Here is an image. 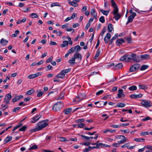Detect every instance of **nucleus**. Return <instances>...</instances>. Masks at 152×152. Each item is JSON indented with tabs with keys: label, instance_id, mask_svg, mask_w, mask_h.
Segmentation results:
<instances>
[{
	"label": "nucleus",
	"instance_id": "nucleus-1",
	"mask_svg": "<svg viewBox=\"0 0 152 152\" xmlns=\"http://www.w3.org/2000/svg\"><path fill=\"white\" fill-rule=\"evenodd\" d=\"M48 120H45L38 122L37 125L36 129L31 130V132H34L36 131L39 130L46 127L48 125Z\"/></svg>",
	"mask_w": 152,
	"mask_h": 152
},
{
	"label": "nucleus",
	"instance_id": "nucleus-2",
	"mask_svg": "<svg viewBox=\"0 0 152 152\" xmlns=\"http://www.w3.org/2000/svg\"><path fill=\"white\" fill-rule=\"evenodd\" d=\"M64 106L63 103L62 102H59L55 104L53 107V110L54 111L59 110Z\"/></svg>",
	"mask_w": 152,
	"mask_h": 152
},
{
	"label": "nucleus",
	"instance_id": "nucleus-3",
	"mask_svg": "<svg viewBox=\"0 0 152 152\" xmlns=\"http://www.w3.org/2000/svg\"><path fill=\"white\" fill-rule=\"evenodd\" d=\"M71 70V69L63 70L61 71L58 74L56 77L58 78H63L65 77L66 74L69 72Z\"/></svg>",
	"mask_w": 152,
	"mask_h": 152
},
{
	"label": "nucleus",
	"instance_id": "nucleus-4",
	"mask_svg": "<svg viewBox=\"0 0 152 152\" xmlns=\"http://www.w3.org/2000/svg\"><path fill=\"white\" fill-rule=\"evenodd\" d=\"M142 105L145 107L149 108L152 106V104L149 101L143 100L141 102Z\"/></svg>",
	"mask_w": 152,
	"mask_h": 152
},
{
	"label": "nucleus",
	"instance_id": "nucleus-5",
	"mask_svg": "<svg viewBox=\"0 0 152 152\" xmlns=\"http://www.w3.org/2000/svg\"><path fill=\"white\" fill-rule=\"evenodd\" d=\"M140 66V65L137 63H136L132 65L130 68L129 71L131 72H134L139 69Z\"/></svg>",
	"mask_w": 152,
	"mask_h": 152
},
{
	"label": "nucleus",
	"instance_id": "nucleus-6",
	"mask_svg": "<svg viewBox=\"0 0 152 152\" xmlns=\"http://www.w3.org/2000/svg\"><path fill=\"white\" fill-rule=\"evenodd\" d=\"M130 56L129 55H125L122 56L120 59V61L125 62L131 61Z\"/></svg>",
	"mask_w": 152,
	"mask_h": 152
},
{
	"label": "nucleus",
	"instance_id": "nucleus-7",
	"mask_svg": "<svg viewBox=\"0 0 152 152\" xmlns=\"http://www.w3.org/2000/svg\"><path fill=\"white\" fill-rule=\"evenodd\" d=\"M11 97V95L10 93H9L5 96L3 102L5 103V104H9V101Z\"/></svg>",
	"mask_w": 152,
	"mask_h": 152
},
{
	"label": "nucleus",
	"instance_id": "nucleus-8",
	"mask_svg": "<svg viewBox=\"0 0 152 152\" xmlns=\"http://www.w3.org/2000/svg\"><path fill=\"white\" fill-rule=\"evenodd\" d=\"M41 117V115L39 114L34 116L31 121V123H34L36 122Z\"/></svg>",
	"mask_w": 152,
	"mask_h": 152
},
{
	"label": "nucleus",
	"instance_id": "nucleus-9",
	"mask_svg": "<svg viewBox=\"0 0 152 152\" xmlns=\"http://www.w3.org/2000/svg\"><path fill=\"white\" fill-rule=\"evenodd\" d=\"M73 57L75 59H77L79 62L81 61L82 58L81 54L77 52L74 54Z\"/></svg>",
	"mask_w": 152,
	"mask_h": 152
},
{
	"label": "nucleus",
	"instance_id": "nucleus-10",
	"mask_svg": "<svg viewBox=\"0 0 152 152\" xmlns=\"http://www.w3.org/2000/svg\"><path fill=\"white\" fill-rule=\"evenodd\" d=\"M136 15V13H133L132 15H130L128 18V21L126 23V25L128 24L129 23L132 22Z\"/></svg>",
	"mask_w": 152,
	"mask_h": 152
},
{
	"label": "nucleus",
	"instance_id": "nucleus-11",
	"mask_svg": "<svg viewBox=\"0 0 152 152\" xmlns=\"http://www.w3.org/2000/svg\"><path fill=\"white\" fill-rule=\"evenodd\" d=\"M41 74L39 72H38L36 74H33L28 75V79H33L37 77L38 76L41 75Z\"/></svg>",
	"mask_w": 152,
	"mask_h": 152
},
{
	"label": "nucleus",
	"instance_id": "nucleus-12",
	"mask_svg": "<svg viewBox=\"0 0 152 152\" xmlns=\"http://www.w3.org/2000/svg\"><path fill=\"white\" fill-rule=\"evenodd\" d=\"M131 59V61L133 60V61L135 62H139L140 61V60H138L137 59L136 55L134 53H132L130 55Z\"/></svg>",
	"mask_w": 152,
	"mask_h": 152
},
{
	"label": "nucleus",
	"instance_id": "nucleus-13",
	"mask_svg": "<svg viewBox=\"0 0 152 152\" xmlns=\"http://www.w3.org/2000/svg\"><path fill=\"white\" fill-rule=\"evenodd\" d=\"M118 97L117 98H121L122 97H124L125 96V95L123 93V90L121 89H120L118 90Z\"/></svg>",
	"mask_w": 152,
	"mask_h": 152
},
{
	"label": "nucleus",
	"instance_id": "nucleus-14",
	"mask_svg": "<svg viewBox=\"0 0 152 152\" xmlns=\"http://www.w3.org/2000/svg\"><path fill=\"white\" fill-rule=\"evenodd\" d=\"M111 37V34L109 33L107 34L106 36L104 38V42L106 43H108Z\"/></svg>",
	"mask_w": 152,
	"mask_h": 152
},
{
	"label": "nucleus",
	"instance_id": "nucleus-15",
	"mask_svg": "<svg viewBox=\"0 0 152 152\" xmlns=\"http://www.w3.org/2000/svg\"><path fill=\"white\" fill-rule=\"evenodd\" d=\"M141 58L144 59H148L150 58V56L148 54H146L141 56Z\"/></svg>",
	"mask_w": 152,
	"mask_h": 152
},
{
	"label": "nucleus",
	"instance_id": "nucleus-16",
	"mask_svg": "<svg viewBox=\"0 0 152 152\" xmlns=\"http://www.w3.org/2000/svg\"><path fill=\"white\" fill-rule=\"evenodd\" d=\"M125 42V41L123 38H120L118 39L116 41V43L117 44H121L122 43Z\"/></svg>",
	"mask_w": 152,
	"mask_h": 152
},
{
	"label": "nucleus",
	"instance_id": "nucleus-17",
	"mask_svg": "<svg viewBox=\"0 0 152 152\" xmlns=\"http://www.w3.org/2000/svg\"><path fill=\"white\" fill-rule=\"evenodd\" d=\"M113 26L111 23H109L107 26V29L109 32H111L113 29Z\"/></svg>",
	"mask_w": 152,
	"mask_h": 152
},
{
	"label": "nucleus",
	"instance_id": "nucleus-18",
	"mask_svg": "<svg viewBox=\"0 0 152 152\" xmlns=\"http://www.w3.org/2000/svg\"><path fill=\"white\" fill-rule=\"evenodd\" d=\"M123 67V64L121 63H119L116 64L115 66V69H121Z\"/></svg>",
	"mask_w": 152,
	"mask_h": 152
},
{
	"label": "nucleus",
	"instance_id": "nucleus-19",
	"mask_svg": "<svg viewBox=\"0 0 152 152\" xmlns=\"http://www.w3.org/2000/svg\"><path fill=\"white\" fill-rule=\"evenodd\" d=\"M12 139V137H7L4 140V143H7L10 141Z\"/></svg>",
	"mask_w": 152,
	"mask_h": 152
},
{
	"label": "nucleus",
	"instance_id": "nucleus-20",
	"mask_svg": "<svg viewBox=\"0 0 152 152\" xmlns=\"http://www.w3.org/2000/svg\"><path fill=\"white\" fill-rule=\"evenodd\" d=\"M113 15H114L113 18H115V20L117 21L119 20L121 17V15L118 13Z\"/></svg>",
	"mask_w": 152,
	"mask_h": 152
},
{
	"label": "nucleus",
	"instance_id": "nucleus-21",
	"mask_svg": "<svg viewBox=\"0 0 152 152\" xmlns=\"http://www.w3.org/2000/svg\"><path fill=\"white\" fill-rule=\"evenodd\" d=\"M103 145V144L102 143H99L97 145H96V146H91V147L89 146V147H90V150H91V149H95V148H99V147L100 146H101V145Z\"/></svg>",
	"mask_w": 152,
	"mask_h": 152
},
{
	"label": "nucleus",
	"instance_id": "nucleus-22",
	"mask_svg": "<svg viewBox=\"0 0 152 152\" xmlns=\"http://www.w3.org/2000/svg\"><path fill=\"white\" fill-rule=\"evenodd\" d=\"M72 109L71 108H69L66 109L65 110H64V112L65 114L68 115L72 111Z\"/></svg>",
	"mask_w": 152,
	"mask_h": 152
},
{
	"label": "nucleus",
	"instance_id": "nucleus-23",
	"mask_svg": "<svg viewBox=\"0 0 152 152\" xmlns=\"http://www.w3.org/2000/svg\"><path fill=\"white\" fill-rule=\"evenodd\" d=\"M8 42L7 40H4L3 38L1 39L0 41L1 44L4 46L6 45Z\"/></svg>",
	"mask_w": 152,
	"mask_h": 152
},
{
	"label": "nucleus",
	"instance_id": "nucleus-24",
	"mask_svg": "<svg viewBox=\"0 0 152 152\" xmlns=\"http://www.w3.org/2000/svg\"><path fill=\"white\" fill-rule=\"evenodd\" d=\"M140 89L145 90L147 89L148 88L147 86L146 85H139Z\"/></svg>",
	"mask_w": 152,
	"mask_h": 152
},
{
	"label": "nucleus",
	"instance_id": "nucleus-25",
	"mask_svg": "<svg viewBox=\"0 0 152 152\" xmlns=\"http://www.w3.org/2000/svg\"><path fill=\"white\" fill-rule=\"evenodd\" d=\"M101 53V51L100 49L99 48L96 51V54L95 56H94V59H96L99 56V55Z\"/></svg>",
	"mask_w": 152,
	"mask_h": 152
},
{
	"label": "nucleus",
	"instance_id": "nucleus-26",
	"mask_svg": "<svg viewBox=\"0 0 152 152\" xmlns=\"http://www.w3.org/2000/svg\"><path fill=\"white\" fill-rule=\"evenodd\" d=\"M68 44V42L67 41H63V44H61L60 45L62 48L64 47L67 46Z\"/></svg>",
	"mask_w": 152,
	"mask_h": 152
},
{
	"label": "nucleus",
	"instance_id": "nucleus-27",
	"mask_svg": "<svg viewBox=\"0 0 152 152\" xmlns=\"http://www.w3.org/2000/svg\"><path fill=\"white\" fill-rule=\"evenodd\" d=\"M75 59L74 57H72L69 60V62L71 64L74 65L75 62Z\"/></svg>",
	"mask_w": 152,
	"mask_h": 152
},
{
	"label": "nucleus",
	"instance_id": "nucleus-28",
	"mask_svg": "<svg viewBox=\"0 0 152 152\" xmlns=\"http://www.w3.org/2000/svg\"><path fill=\"white\" fill-rule=\"evenodd\" d=\"M69 4L70 5L75 7H77L78 6V4L75 3V1H70L69 2Z\"/></svg>",
	"mask_w": 152,
	"mask_h": 152
},
{
	"label": "nucleus",
	"instance_id": "nucleus-29",
	"mask_svg": "<svg viewBox=\"0 0 152 152\" xmlns=\"http://www.w3.org/2000/svg\"><path fill=\"white\" fill-rule=\"evenodd\" d=\"M37 92L38 93L37 95L38 97L41 96L44 92V91H41L40 90H37Z\"/></svg>",
	"mask_w": 152,
	"mask_h": 152
},
{
	"label": "nucleus",
	"instance_id": "nucleus-30",
	"mask_svg": "<svg viewBox=\"0 0 152 152\" xmlns=\"http://www.w3.org/2000/svg\"><path fill=\"white\" fill-rule=\"evenodd\" d=\"M26 18H23L22 20H19L17 22V24H19L21 23H24L26 21Z\"/></svg>",
	"mask_w": 152,
	"mask_h": 152
},
{
	"label": "nucleus",
	"instance_id": "nucleus-31",
	"mask_svg": "<svg viewBox=\"0 0 152 152\" xmlns=\"http://www.w3.org/2000/svg\"><path fill=\"white\" fill-rule=\"evenodd\" d=\"M148 67L149 66L148 65H143L141 66L140 70L141 71L144 70L148 68Z\"/></svg>",
	"mask_w": 152,
	"mask_h": 152
},
{
	"label": "nucleus",
	"instance_id": "nucleus-32",
	"mask_svg": "<svg viewBox=\"0 0 152 152\" xmlns=\"http://www.w3.org/2000/svg\"><path fill=\"white\" fill-rule=\"evenodd\" d=\"M1 107L0 108V110L2 111H4L7 108H8V106L7 105H4L3 104H1Z\"/></svg>",
	"mask_w": 152,
	"mask_h": 152
},
{
	"label": "nucleus",
	"instance_id": "nucleus-33",
	"mask_svg": "<svg viewBox=\"0 0 152 152\" xmlns=\"http://www.w3.org/2000/svg\"><path fill=\"white\" fill-rule=\"evenodd\" d=\"M113 8H114V10L113 12V15H115L118 13V7Z\"/></svg>",
	"mask_w": 152,
	"mask_h": 152
},
{
	"label": "nucleus",
	"instance_id": "nucleus-34",
	"mask_svg": "<svg viewBox=\"0 0 152 152\" xmlns=\"http://www.w3.org/2000/svg\"><path fill=\"white\" fill-rule=\"evenodd\" d=\"M85 96L86 95L84 93H80L79 95L78 96H79L80 99L82 100L85 97Z\"/></svg>",
	"mask_w": 152,
	"mask_h": 152
},
{
	"label": "nucleus",
	"instance_id": "nucleus-35",
	"mask_svg": "<svg viewBox=\"0 0 152 152\" xmlns=\"http://www.w3.org/2000/svg\"><path fill=\"white\" fill-rule=\"evenodd\" d=\"M53 32L54 33H56L57 35L60 36H61L62 34V32L61 31H58L56 30H53Z\"/></svg>",
	"mask_w": 152,
	"mask_h": 152
},
{
	"label": "nucleus",
	"instance_id": "nucleus-36",
	"mask_svg": "<svg viewBox=\"0 0 152 152\" xmlns=\"http://www.w3.org/2000/svg\"><path fill=\"white\" fill-rule=\"evenodd\" d=\"M125 106V104L123 103L120 102L118 103L116 106L119 107H123Z\"/></svg>",
	"mask_w": 152,
	"mask_h": 152
},
{
	"label": "nucleus",
	"instance_id": "nucleus-37",
	"mask_svg": "<svg viewBox=\"0 0 152 152\" xmlns=\"http://www.w3.org/2000/svg\"><path fill=\"white\" fill-rule=\"evenodd\" d=\"M81 101V100L80 99L79 96H77L73 99V102H75L79 103Z\"/></svg>",
	"mask_w": 152,
	"mask_h": 152
},
{
	"label": "nucleus",
	"instance_id": "nucleus-38",
	"mask_svg": "<svg viewBox=\"0 0 152 152\" xmlns=\"http://www.w3.org/2000/svg\"><path fill=\"white\" fill-rule=\"evenodd\" d=\"M129 89L131 91H133L136 90L137 89V87L135 86H133L131 87H130L129 88Z\"/></svg>",
	"mask_w": 152,
	"mask_h": 152
},
{
	"label": "nucleus",
	"instance_id": "nucleus-39",
	"mask_svg": "<svg viewBox=\"0 0 152 152\" xmlns=\"http://www.w3.org/2000/svg\"><path fill=\"white\" fill-rule=\"evenodd\" d=\"M100 12H102L104 15L107 16L109 12V11H105L102 10H100Z\"/></svg>",
	"mask_w": 152,
	"mask_h": 152
},
{
	"label": "nucleus",
	"instance_id": "nucleus-40",
	"mask_svg": "<svg viewBox=\"0 0 152 152\" xmlns=\"http://www.w3.org/2000/svg\"><path fill=\"white\" fill-rule=\"evenodd\" d=\"M74 47L75 48V50H76L77 52L80 51L81 49V47L78 45H77Z\"/></svg>",
	"mask_w": 152,
	"mask_h": 152
},
{
	"label": "nucleus",
	"instance_id": "nucleus-41",
	"mask_svg": "<svg viewBox=\"0 0 152 152\" xmlns=\"http://www.w3.org/2000/svg\"><path fill=\"white\" fill-rule=\"evenodd\" d=\"M126 39V42L129 43H130L131 42L132 39L131 38L128 37H125L124 38Z\"/></svg>",
	"mask_w": 152,
	"mask_h": 152
},
{
	"label": "nucleus",
	"instance_id": "nucleus-42",
	"mask_svg": "<svg viewBox=\"0 0 152 152\" xmlns=\"http://www.w3.org/2000/svg\"><path fill=\"white\" fill-rule=\"evenodd\" d=\"M128 141V139L127 138H123V140H120L118 141V143L119 144L123 143H124L125 142Z\"/></svg>",
	"mask_w": 152,
	"mask_h": 152
},
{
	"label": "nucleus",
	"instance_id": "nucleus-43",
	"mask_svg": "<svg viewBox=\"0 0 152 152\" xmlns=\"http://www.w3.org/2000/svg\"><path fill=\"white\" fill-rule=\"evenodd\" d=\"M34 92V90L33 89H31L27 91L26 94L28 95H30L32 94H33Z\"/></svg>",
	"mask_w": 152,
	"mask_h": 152
},
{
	"label": "nucleus",
	"instance_id": "nucleus-44",
	"mask_svg": "<svg viewBox=\"0 0 152 152\" xmlns=\"http://www.w3.org/2000/svg\"><path fill=\"white\" fill-rule=\"evenodd\" d=\"M145 139L144 138H135L134 139V141L137 142H142V140H144Z\"/></svg>",
	"mask_w": 152,
	"mask_h": 152
},
{
	"label": "nucleus",
	"instance_id": "nucleus-45",
	"mask_svg": "<svg viewBox=\"0 0 152 152\" xmlns=\"http://www.w3.org/2000/svg\"><path fill=\"white\" fill-rule=\"evenodd\" d=\"M106 27H104L103 28V29H102V30L100 34V35H101L102 36L104 33L106 32Z\"/></svg>",
	"mask_w": 152,
	"mask_h": 152
},
{
	"label": "nucleus",
	"instance_id": "nucleus-46",
	"mask_svg": "<svg viewBox=\"0 0 152 152\" xmlns=\"http://www.w3.org/2000/svg\"><path fill=\"white\" fill-rule=\"evenodd\" d=\"M55 6L60 7L61 6L59 3L58 2H55L52 3L51 5V7H53Z\"/></svg>",
	"mask_w": 152,
	"mask_h": 152
},
{
	"label": "nucleus",
	"instance_id": "nucleus-47",
	"mask_svg": "<svg viewBox=\"0 0 152 152\" xmlns=\"http://www.w3.org/2000/svg\"><path fill=\"white\" fill-rule=\"evenodd\" d=\"M75 50L74 47L71 48L68 51L69 53L70 54L73 53L75 51Z\"/></svg>",
	"mask_w": 152,
	"mask_h": 152
},
{
	"label": "nucleus",
	"instance_id": "nucleus-48",
	"mask_svg": "<svg viewBox=\"0 0 152 152\" xmlns=\"http://www.w3.org/2000/svg\"><path fill=\"white\" fill-rule=\"evenodd\" d=\"M27 128V126H24L19 129V131H25L26 129Z\"/></svg>",
	"mask_w": 152,
	"mask_h": 152
},
{
	"label": "nucleus",
	"instance_id": "nucleus-49",
	"mask_svg": "<svg viewBox=\"0 0 152 152\" xmlns=\"http://www.w3.org/2000/svg\"><path fill=\"white\" fill-rule=\"evenodd\" d=\"M37 146L36 145H34L33 146L31 147L29 149V150H35L37 149Z\"/></svg>",
	"mask_w": 152,
	"mask_h": 152
},
{
	"label": "nucleus",
	"instance_id": "nucleus-50",
	"mask_svg": "<svg viewBox=\"0 0 152 152\" xmlns=\"http://www.w3.org/2000/svg\"><path fill=\"white\" fill-rule=\"evenodd\" d=\"M111 2L112 5L113 7H117L116 4L115 3L114 0H111Z\"/></svg>",
	"mask_w": 152,
	"mask_h": 152
},
{
	"label": "nucleus",
	"instance_id": "nucleus-51",
	"mask_svg": "<svg viewBox=\"0 0 152 152\" xmlns=\"http://www.w3.org/2000/svg\"><path fill=\"white\" fill-rule=\"evenodd\" d=\"M31 16L32 18H37L38 17L37 15L35 13H32L31 14Z\"/></svg>",
	"mask_w": 152,
	"mask_h": 152
},
{
	"label": "nucleus",
	"instance_id": "nucleus-52",
	"mask_svg": "<svg viewBox=\"0 0 152 152\" xmlns=\"http://www.w3.org/2000/svg\"><path fill=\"white\" fill-rule=\"evenodd\" d=\"M99 21L102 23H104L105 22V19L104 17L103 16H101L99 19Z\"/></svg>",
	"mask_w": 152,
	"mask_h": 152
},
{
	"label": "nucleus",
	"instance_id": "nucleus-53",
	"mask_svg": "<svg viewBox=\"0 0 152 152\" xmlns=\"http://www.w3.org/2000/svg\"><path fill=\"white\" fill-rule=\"evenodd\" d=\"M21 108L20 107H17L13 109L12 111L13 112H15L17 111H18L21 109Z\"/></svg>",
	"mask_w": 152,
	"mask_h": 152
},
{
	"label": "nucleus",
	"instance_id": "nucleus-54",
	"mask_svg": "<svg viewBox=\"0 0 152 152\" xmlns=\"http://www.w3.org/2000/svg\"><path fill=\"white\" fill-rule=\"evenodd\" d=\"M85 125V124L84 123H80L77 124L78 128H83Z\"/></svg>",
	"mask_w": 152,
	"mask_h": 152
},
{
	"label": "nucleus",
	"instance_id": "nucleus-55",
	"mask_svg": "<svg viewBox=\"0 0 152 152\" xmlns=\"http://www.w3.org/2000/svg\"><path fill=\"white\" fill-rule=\"evenodd\" d=\"M111 127L113 128H118L121 127V126L118 125H112L110 126Z\"/></svg>",
	"mask_w": 152,
	"mask_h": 152
},
{
	"label": "nucleus",
	"instance_id": "nucleus-56",
	"mask_svg": "<svg viewBox=\"0 0 152 152\" xmlns=\"http://www.w3.org/2000/svg\"><path fill=\"white\" fill-rule=\"evenodd\" d=\"M53 59V56H51V57H50V58H49L46 61V63H47L49 62H50L51 61H52Z\"/></svg>",
	"mask_w": 152,
	"mask_h": 152
},
{
	"label": "nucleus",
	"instance_id": "nucleus-57",
	"mask_svg": "<svg viewBox=\"0 0 152 152\" xmlns=\"http://www.w3.org/2000/svg\"><path fill=\"white\" fill-rule=\"evenodd\" d=\"M59 138V140L61 141L64 142L67 141L66 139L64 137H60Z\"/></svg>",
	"mask_w": 152,
	"mask_h": 152
},
{
	"label": "nucleus",
	"instance_id": "nucleus-58",
	"mask_svg": "<svg viewBox=\"0 0 152 152\" xmlns=\"http://www.w3.org/2000/svg\"><path fill=\"white\" fill-rule=\"evenodd\" d=\"M103 92L104 91L103 90H100L96 93V95L97 96L99 95L102 94Z\"/></svg>",
	"mask_w": 152,
	"mask_h": 152
},
{
	"label": "nucleus",
	"instance_id": "nucleus-59",
	"mask_svg": "<svg viewBox=\"0 0 152 152\" xmlns=\"http://www.w3.org/2000/svg\"><path fill=\"white\" fill-rule=\"evenodd\" d=\"M129 143H126L125 144H124V145H122L121 146V148H128V147H129Z\"/></svg>",
	"mask_w": 152,
	"mask_h": 152
},
{
	"label": "nucleus",
	"instance_id": "nucleus-60",
	"mask_svg": "<svg viewBox=\"0 0 152 152\" xmlns=\"http://www.w3.org/2000/svg\"><path fill=\"white\" fill-rule=\"evenodd\" d=\"M140 134L142 136H144L145 135H147L148 134V132H141L140 133Z\"/></svg>",
	"mask_w": 152,
	"mask_h": 152
},
{
	"label": "nucleus",
	"instance_id": "nucleus-61",
	"mask_svg": "<svg viewBox=\"0 0 152 152\" xmlns=\"http://www.w3.org/2000/svg\"><path fill=\"white\" fill-rule=\"evenodd\" d=\"M118 34H115V36L111 38V39H112V40H114L116 39L117 38H118Z\"/></svg>",
	"mask_w": 152,
	"mask_h": 152
},
{
	"label": "nucleus",
	"instance_id": "nucleus-62",
	"mask_svg": "<svg viewBox=\"0 0 152 152\" xmlns=\"http://www.w3.org/2000/svg\"><path fill=\"white\" fill-rule=\"evenodd\" d=\"M90 151V147L89 146L88 148H85V150L83 151V152H88Z\"/></svg>",
	"mask_w": 152,
	"mask_h": 152
},
{
	"label": "nucleus",
	"instance_id": "nucleus-63",
	"mask_svg": "<svg viewBox=\"0 0 152 152\" xmlns=\"http://www.w3.org/2000/svg\"><path fill=\"white\" fill-rule=\"evenodd\" d=\"M68 26V24L66 23L64 25H62L61 26V28H64L67 27Z\"/></svg>",
	"mask_w": 152,
	"mask_h": 152
},
{
	"label": "nucleus",
	"instance_id": "nucleus-64",
	"mask_svg": "<svg viewBox=\"0 0 152 152\" xmlns=\"http://www.w3.org/2000/svg\"><path fill=\"white\" fill-rule=\"evenodd\" d=\"M142 96V94H140L137 95H135V99L141 97Z\"/></svg>",
	"mask_w": 152,
	"mask_h": 152
}]
</instances>
